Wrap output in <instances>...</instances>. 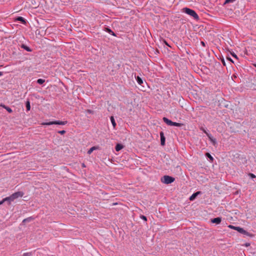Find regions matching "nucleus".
<instances>
[{
	"instance_id": "obj_1",
	"label": "nucleus",
	"mask_w": 256,
	"mask_h": 256,
	"mask_svg": "<svg viewBox=\"0 0 256 256\" xmlns=\"http://www.w3.org/2000/svg\"><path fill=\"white\" fill-rule=\"evenodd\" d=\"M182 11L183 12H184L188 15L193 17L195 20H198L199 18L198 14L193 10L188 8H182Z\"/></svg>"
},
{
	"instance_id": "obj_2",
	"label": "nucleus",
	"mask_w": 256,
	"mask_h": 256,
	"mask_svg": "<svg viewBox=\"0 0 256 256\" xmlns=\"http://www.w3.org/2000/svg\"><path fill=\"white\" fill-rule=\"evenodd\" d=\"M24 195V193L22 192H17L12 195H10V196L7 197L8 200V204H10V202L12 201H14V200L23 196Z\"/></svg>"
},
{
	"instance_id": "obj_3",
	"label": "nucleus",
	"mask_w": 256,
	"mask_h": 256,
	"mask_svg": "<svg viewBox=\"0 0 256 256\" xmlns=\"http://www.w3.org/2000/svg\"><path fill=\"white\" fill-rule=\"evenodd\" d=\"M163 120L168 126L180 127L184 125V124L182 123L173 122L166 117L163 118Z\"/></svg>"
},
{
	"instance_id": "obj_4",
	"label": "nucleus",
	"mask_w": 256,
	"mask_h": 256,
	"mask_svg": "<svg viewBox=\"0 0 256 256\" xmlns=\"http://www.w3.org/2000/svg\"><path fill=\"white\" fill-rule=\"evenodd\" d=\"M174 180V178L169 176H164L161 178V182L166 184H170L173 182Z\"/></svg>"
},
{
	"instance_id": "obj_5",
	"label": "nucleus",
	"mask_w": 256,
	"mask_h": 256,
	"mask_svg": "<svg viewBox=\"0 0 256 256\" xmlns=\"http://www.w3.org/2000/svg\"><path fill=\"white\" fill-rule=\"evenodd\" d=\"M67 124V121H60V120H54L50 122H42V125H52V124H58V125H65Z\"/></svg>"
},
{
	"instance_id": "obj_6",
	"label": "nucleus",
	"mask_w": 256,
	"mask_h": 256,
	"mask_svg": "<svg viewBox=\"0 0 256 256\" xmlns=\"http://www.w3.org/2000/svg\"><path fill=\"white\" fill-rule=\"evenodd\" d=\"M236 230L238 232L240 233H241L242 234H245L248 236H250V234L246 230H245L244 228H240L239 226H238L236 228Z\"/></svg>"
},
{
	"instance_id": "obj_7",
	"label": "nucleus",
	"mask_w": 256,
	"mask_h": 256,
	"mask_svg": "<svg viewBox=\"0 0 256 256\" xmlns=\"http://www.w3.org/2000/svg\"><path fill=\"white\" fill-rule=\"evenodd\" d=\"M160 136L161 144L162 146H164L165 144V138L164 136V132H160Z\"/></svg>"
},
{
	"instance_id": "obj_8",
	"label": "nucleus",
	"mask_w": 256,
	"mask_h": 256,
	"mask_svg": "<svg viewBox=\"0 0 256 256\" xmlns=\"http://www.w3.org/2000/svg\"><path fill=\"white\" fill-rule=\"evenodd\" d=\"M221 221H222V218H220V217L214 218L213 219H212V220H211V222L212 223H215V224H220Z\"/></svg>"
},
{
	"instance_id": "obj_9",
	"label": "nucleus",
	"mask_w": 256,
	"mask_h": 256,
	"mask_svg": "<svg viewBox=\"0 0 256 256\" xmlns=\"http://www.w3.org/2000/svg\"><path fill=\"white\" fill-rule=\"evenodd\" d=\"M207 136L209 140L211 141V142L212 143L213 145L215 146L216 144V139L214 138L212 135L210 134H207Z\"/></svg>"
},
{
	"instance_id": "obj_10",
	"label": "nucleus",
	"mask_w": 256,
	"mask_h": 256,
	"mask_svg": "<svg viewBox=\"0 0 256 256\" xmlns=\"http://www.w3.org/2000/svg\"><path fill=\"white\" fill-rule=\"evenodd\" d=\"M201 194V192H200V191L197 192H195V193L193 194L190 196V200H194L196 198V197L198 194Z\"/></svg>"
},
{
	"instance_id": "obj_11",
	"label": "nucleus",
	"mask_w": 256,
	"mask_h": 256,
	"mask_svg": "<svg viewBox=\"0 0 256 256\" xmlns=\"http://www.w3.org/2000/svg\"><path fill=\"white\" fill-rule=\"evenodd\" d=\"M21 48L28 52H31L32 51V49L30 48H29L28 46L24 44H22Z\"/></svg>"
},
{
	"instance_id": "obj_12",
	"label": "nucleus",
	"mask_w": 256,
	"mask_h": 256,
	"mask_svg": "<svg viewBox=\"0 0 256 256\" xmlns=\"http://www.w3.org/2000/svg\"><path fill=\"white\" fill-rule=\"evenodd\" d=\"M136 79L137 82L139 84L142 85L143 84V80L140 76H136Z\"/></svg>"
},
{
	"instance_id": "obj_13",
	"label": "nucleus",
	"mask_w": 256,
	"mask_h": 256,
	"mask_svg": "<svg viewBox=\"0 0 256 256\" xmlns=\"http://www.w3.org/2000/svg\"><path fill=\"white\" fill-rule=\"evenodd\" d=\"M123 148V146L121 144H117L116 146V150L118 152Z\"/></svg>"
},
{
	"instance_id": "obj_14",
	"label": "nucleus",
	"mask_w": 256,
	"mask_h": 256,
	"mask_svg": "<svg viewBox=\"0 0 256 256\" xmlns=\"http://www.w3.org/2000/svg\"><path fill=\"white\" fill-rule=\"evenodd\" d=\"M16 20L20 22H21L22 24H25L26 23V20L22 16H18L16 18Z\"/></svg>"
},
{
	"instance_id": "obj_15",
	"label": "nucleus",
	"mask_w": 256,
	"mask_h": 256,
	"mask_svg": "<svg viewBox=\"0 0 256 256\" xmlns=\"http://www.w3.org/2000/svg\"><path fill=\"white\" fill-rule=\"evenodd\" d=\"M110 121L112 122V126H114V128L116 126V124L115 122L114 117L113 116H111L110 118Z\"/></svg>"
},
{
	"instance_id": "obj_16",
	"label": "nucleus",
	"mask_w": 256,
	"mask_h": 256,
	"mask_svg": "<svg viewBox=\"0 0 256 256\" xmlns=\"http://www.w3.org/2000/svg\"><path fill=\"white\" fill-rule=\"evenodd\" d=\"M97 149V148L96 147V146H92V148H91L88 151V154H90L92 153V152L94 150H96Z\"/></svg>"
},
{
	"instance_id": "obj_17",
	"label": "nucleus",
	"mask_w": 256,
	"mask_h": 256,
	"mask_svg": "<svg viewBox=\"0 0 256 256\" xmlns=\"http://www.w3.org/2000/svg\"><path fill=\"white\" fill-rule=\"evenodd\" d=\"M26 108L27 111H29L30 109V102L29 101H27L26 102Z\"/></svg>"
},
{
	"instance_id": "obj_18",
	"label": "nucleus",
	"mask_w": 256,
	"mask_h": 256,
	"mask_svg": "<svg viewBox=\"0 0 256 256\" xmlns=\"http://www.w3.org/2000/svg\"><path fill=\"white\" fill-rule=\"evenodd\" d=\"M106 31L108 32L109 34H111L112 35L116 36L114 32H112L110 28H106Z\"/></svg>"
},
{
	"instance_id": "obj_19",
	"label": "nucleus",
	"mask_w": 256,
	"mask_h": 256,
	"mask_svg": "<svg viewBox=\"0 0 256 256\" xmlns=\"http://www.w3.org/2000/svg\"><path fill=\"white\" fill-rule=\"evenodd\" d=\"M2 107L4 108L9 113L12 112V110L10 108L4 105L2 106Z\"/></svg>"
},
{
	"instance_id": "obj_20",
	"label": "nucleus",
	"mask_w": 256,
	"mask_h": 256,
	"mask_svg": "<svg viewBox=\"0 0 256 256\" xmlns=\"http://www.w3.org/2000/svg\"><path fill=\"white\" fill-rule=\"evenodd\" d=\"M236 0H226L224 4V5H225L227 4H229V3H232V2H234Z\"/></svg>"
},
{
	"instance_id": "obj_21",
	"label": "nucleus",
	"mask_w": 256,
	"mask_h": 256,
	"mask_svg": "<svg viewBox=\"0 0 256 256\" xmlns=\"http://www.w3.org/2000/svg\"><path fill=\"white\" fill-rule=\"evenodd\" d=\"M44 82H45V80L42 79V78H39L37 80V82L40 84H44Z\"/></svg>"
},
{
	"instance_id": "obj_22",
	"label": "nucleus",
	"mask_w": 256,
	"mask_h": 256,
	"mask_svg": "<svg viewBox=\"0 0 256 256\" xmlns=\"http://www.w3.org/2000/svg\"><path fill=\"white\" fill-rule=\"evenodd\" d=\"M32 220H33V218H32V217H30V218L24 219L23 220L22 222H29L31 221Z\"/></svg>"
},
{
	"instance_id": "obj_23",
	"label": "nucleus",
	"mask_w": 256,
	"mask_h": 256,
	"mask_svg": "<svg viewBox=\"0 0 256 256\" xmlns=\"http://www.w3.org/2000/svg\"><path fill=\"white\" fill-rule=\"evenodd\" d=\"M206 156L208 158L211 160H213L214 158L208 152L206 153Z\"/></svg>"
},
{
	"instance_id": "obj_24",
	"label": "nucleus",
	"mask_w": 256,
	"mask_h": 256,
	"mask_svg": "<svg viewBox=\"0 0 256 256\" xmlns=\"http://www.w3.org/2000/svg\"><path fill=\"white\" fill-rule=\"evenodd\" d=\"M6 201L8 202V200L7 197L4 198L2 200L0 201V206L2 205L4 202H6Z\"/></svg>"
},
{
	"instance_id": "obj_25",
	"label": "nucleus",
	"mask_w": 256,
	"mask_h": 256,
	"mask_svg": "<svg viewBox=\"0 0 256 256\" xmlns=\"http://www.w3.org/2000/svg\"><path fill=\"white\" fill-rule=\"evenodd\" d=\"M228 227L230 228H232V229H233V230H236V228H238V226H235L232 225H229L228 226Z\"/></svg>"
},
{
	"instance_id": "obj_26",
	"label": "nucleus",
	"mask_w": 256,
	"mask_h": 256,
	"mask_svg": "<svg viewBox=\"0 0 256 256\" xmlns=\"http://www.w3.org/2000/svg\"><path fill=\"white\" fill-rule=\"evenodd\" d=\"M200 130H202L204 132L206 135H207V134H208L206 130L203 128V127H201L200 128Z\"/></svg>"
},
{
	"instance_id": "obj_27",
	"label": "nucleus",
	"mask_w": 256,
	"mask_h": 256,
	"mask_svg": "<svg viewBox=\"0 0 256 256\" xmlns=\"http://www.w3.org/2000/svg\"><path fill=\"white\" fill-rule=\"evenodd\" d=\"M32 256L31 252L24 253L22 255V256Z\"/></svg>"
},
{
	"instance_id": "obj_28",
	"label": "nucleus",
	"mask_w": 256,
	"mask_h": 256,
	"mask_svg": "<svg viewBox=\"0 0 256 256\" xmlns=\"http://www.w3.org/2000/svg\"><path fill=\"white\" fill-rule=\"evenodd\" d=\"M248 175L250 176V178H255L256 177V176L252 173H250Z\"/></svg>"
},
{
	"instance_id": "obj_29",
	"label": "nucleus",
	"mask_w": 256,
	"mask_h": 256,
	"mask_svg": "<svg viewBox=\"0 0 256 256\" xmlns=\"http://www.w3.org/2000/svg\"><path fill=\"white\" fill-rule=\"evenodd\" d=\"M58 133L60 134H64L66 133V131L64 130H60L58 132Z\"/></svg>"
},
{
	"instance_id": "obj_30",
	"label": "nucleus",
	"mask_w": 256,
	"mask_h": 256,
	"mask_svg": "<svg viewBox=\"0 0 256 256\" xmlns=\"http://www.w3.org/2000/svg\"><path fill=\"white\" fill-rule=\"evenodd\" d=\"M232 56L236 59H238V56L234 53L232 54Z\"/></svg>"
},
{
	"instance_id": "obj_31",
	"label": "nucleus",
	"mask_w": 256,
	"mask_h": 256,
	"mask_svg": "<svg viewBox=\"0 0 256 256\" xmlns=\"http://www.w3.org/2000/svg\"><path fill=\"white\" fill-rule=\"evenodd\" d=\"M141 218H142V220H146V221L147 220V218H146V216H141Z\"/></svg>"
},
{
	"instance_id": "obj_32",
	"label": "nucleus",
	"mask_w": 256,
	"mask_h": 256,
	"mask_svg": "<svg viewBox=\"0 0 256 256\" xmlns=\"http://www.w3.org/2000/svg\"><path fill=\"white\" fill-rule=\"evenodd\" d=\"M86 112L89 113V114H92L93 113V111L90 110H86Z\"/></svg>"
},
{
	"instance_id": "obj_33",
	"label": "nucleus",
	"mask_w": 256,
	"mask_h": 256,
	"mask_svg": "<svg viewBox=\"0 0 256 256\" xmlns=\"http://www.w3.org/2000/svg\"><path fill=\"white\" fill-rule=\"evenodd\" d=\"M201 44H202V46H205V44L204 42L202 41L201 42Z\"/></svg>"
},
{
	"instance_id": "obj_34",
	"label": "nucleus",
	"mask_w": 256,
	"mask_h": 256,
	"mask_svg": "<svg viewBox=\"0 0 256 256\" xmlns=\"http://www.w3.org/2000/svg\"><path fill=\"white\" fill-rule=\"evenodd\" d=\"M229 60L232 62H234L230 58H228Z\"/></svg>"
},
{
	"instance_id": "obj_35",
	"label": "nucleus",
	"mask_w": 256,
	"mask_h": 256,
	"mask_svg": "<svg viewBox=\"0 0 256 256\" xmlns=\"http://www.w3.org/2000/svg\"><path fill=\"white\" fill-rule=\"evenodd\" d=\"M2 74H3L2 72H0V76H2Z\"/></svg>"
},
{
	"instance_id": "obj_36",
	"label": "nucleus",
	"mask_w": 256,
	"mask_h": 256,
	"mask_svg": "<svg viewBox=\"0 0 256 256\" xmlns=\"http://www.w3.org/2000/svg\"><path fill=\"white\" fill-rule=\"evenodd\" d=\"M82 167H85V165H84V164H82Z\"/></svg>"
},
{
	"instance_id": "obj_37",
	"label": "nucleus",
	"mask_w": 256,
	"mask_h": 256,
	"mask_svg": "<svg viewBox=\"0 0 256 256\" xmlns=\"http://www.w3.org/2000/svg\"><path fill=\"white\" fill-rule=\"evenodd\" d=\"M249 245H250V244H246V246H248Z\"/></svg>"
},
{
	"instance_id": "obj_38",
	"label": "nucleus",
	"mask_w": 256,
	"mask_h": 256,
	"mask_svg": "<svg viewBox=\"0 0 256 256\" xmlns=\"http://www.w3.org/2000/svg\"><path fill=\"white\" fill-rule=\"evenodd\" d=\"M166 42V45L168 46V43H166V42Z\"/></svg>"
},
{
	"instance_id": "obj_39",
	"label": "nucleus",
	"mask_w": 256,
	"mask_h": 256,
	"mask_svg": "<svg viewBox=\"0 0 256 256\" xmlns=\"http://www.w3.org/2000/svg\"><path fill=\"white\" fill-rule=\"evenodd\" d=\"M254 66L256 67V64H254Z\"/></svg>"
}]
</instances>
